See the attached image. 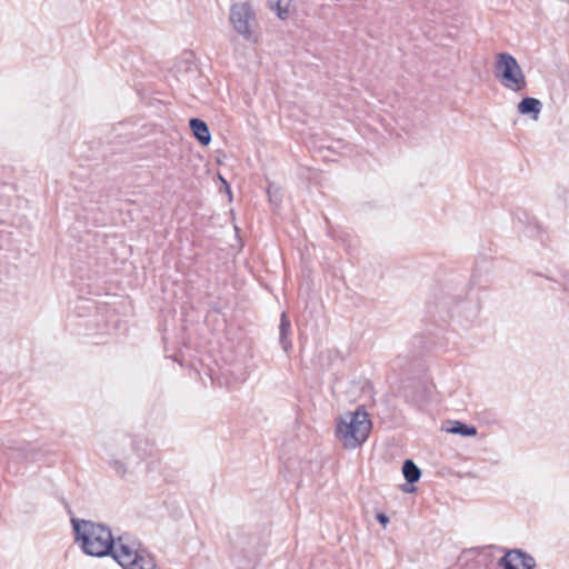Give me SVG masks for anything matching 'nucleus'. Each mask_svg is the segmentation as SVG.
<instances>
[{"mask_svg": "<svg viewBox=\"0 0 569 569\" xmlns=\"http://www.w3.org/2000/svg\"><path fill=\"white\" fill-rule=\"evenodd\" d=\"M71 523L74 540L86 555L101 558L113 551L114 539L107 526L77 518H72Z\"/></svg>", "mask_w": 569, "mask_h": 569, "instance_id": "f257e3e1", "label": "nucleus"}, {"mask_svg": "<svg viewBox=\"0 0 569 569\" xmlns=\"http://www.w3.org/2000/svg\"><path fill=\"white\" fill-rule=\"evenodd\" d=\"M372 429V422L363 406L341 416L336 425V437L346 449H356L365 443Z\"/></svg>", "mask_w": 569, "mask_h": 569, "instance_id": "f03ea898", "label": "nucleus"}, {"mask_svg": "<svg viewBox=\"0 0 569 569\" xmlns=\"http://www.w3.org/2000/svg\"><path fill=\"white\" fill-rule=\"evenodd\" d=\"M495 76L505 88L511 91L519 92L527 88L522 69L517 59L508 52L497 54Z\"/></svg>", "mask_w": 569, "mask_h": 569, "instance_id": "7ed1b4c3", "label": "nucleus"}, {"mask_svg": "<svg viewBox=\"0 0 569 569\" xmlns=\"http://www.w3.org/2000/svg\"><path fill=\"white\" fill-rule=\"evenodd\" d=\"M230 21L234 30L244 39H250L256 13L249 2L234 3L230 8Z\"/></svg>", "mask_w": 569, "mask_h": 569, "instance_id": "20e7f679", "label": "nucleus"}, {"mask_svg": "<svg viewBox=\"0 0 569 569\" xmlns=\"http://www.w3.org/2000/svg\"><path fill=\"white\" fill-rule=\"evenodd\" d=\"M498 566L502 569H533L536 560L521 549H512L499 559Z\"/></svg>", "mask_w": 569, "mask_h": 569, "instance_id": "39448f33", "label": "nucleus"}, {"mask_svg": "<svg viewBox=\"0 0 569 569\" xmlns=\"http://www.w3.org/2000/svg\"><path fill=\"white\" fill-rule=\"evenodd\" d=\"M121 541V539H119ZM137 551L131 549L129 546L120 542L118 548L113 547V551L109 555L123 568L132 569V566H137Z\"/></svg>", "mask_w": 569, "mask_h": 569, "instance_id": "423d86ee", "label": "nucleus"}, {"mask_svg": "<svg viewBox=\"0 0 569 569\" xmlns=\"http://www.w3.org/2000/svg\"><path fill=\"white\" fill-rule=\"evenodd\" d=\"M189 127L193 133V137L199 141L202 146H208L211 142V134L208 124L199 119L191 118L189 120Z\"/></svg>", "mask_w": 569, "mask_h": 569, "instance_id": "0eeeda50", "label": "nucleus"}, {"mask_svg": "<svg viewBox=\"0 0 569 569\" xmlns=\"http://www.w3.org/2000/svg\"><path fill=\"white\" fill-rule=\"evenodd\" d=\"M291 335V322L287 312H282L280 316L279 325V343L286 353H289L292 349V342L290 339Z\"/></svg>", "mask_w": 569, "mask_h": 569, "instance_id": "6e6552de", "label": "nucleus"}, {"mask_svg": "<svg viewBox=\"0 0 569 569\" xmlns=\"http://www.w3.org/2000/svg\"><path fill=\"white\" fill-rule=\"evenodd\" d=\"M541 109V101L532 97H526L518 103V112L525 116H530L533 120L539 118Z\"/></svg>", "mask_w": 569, "mask_h": 569, "instance_id": "1a4fd4ad", "label": "nucleus"}, {"mask_svg": "<svg viewBox=\"0 0 569 569\" xmlns=\"http://www.w3.org/2000/svg\"><path fill=\"white\" fill-rule=\"evenodd\" d=\"M402 473L409 485L418 482L421 477L420 468L410 459L405 460Z\"/></svg>", "mask_w": 569, "mask_h": 569, "instance_id": "9d476101", "label": "nucleus"}, {"mask_svg": "<svg viewBox=\"0 0 569 569\" xmlns=\"http://www.w3.org/2000/svg\"><path fill=\"white\" fill-rule=\"evenodd\" d=\"M450 423L452 426L447 429L450 433L460 435L462 437H473L477 435V428L471 425L461 421H450Z\"/></svg>", "mask_w": 569, "mask_h": 569, "instance_id": "9b49d317", "label": "nucleus"}, {"mask_svg": "<svg viewBox=\"0 0 569 569\" xmlns=\"http://www.w3.org/2000/svg\"><path fill=\"white\" fill-rule=\"evenodd\" d=\"M269 7L281 20H286L290 13L292 0H268Z\"/></svg>", "mask_w": 569, "mask_h": 569, "instance_id": "f8f14e48", "label": "nucleus"}, {"mask_svg": "<svg viewBox=\"0 0 569 569\" xmlns=\"http://www.w3.org/2000/svg\"><path fill=\"white\" fill-rule=\"evenodd\" d=\"M137 566H132V569H154L156 562L150 555H143L141 551H137Z\"/></svg>", "mask_w": 569, "mask_h": 569, "instance_id": "ddd939ff", "label": "nucleus"}, {"mask_svg": "<svg viewBox=\"0 0 569 569\" xmlns=\"http://www.w3.org/2000/svg\"><path fill=\"white\" fill-rule=\"evenodd\" d=\"M148 447H149L148 440L134 439L132 442V448L138 453V456L140 458H144L150 455Z\"/></svg>", "mask_w": 569, "mask_h": 569, "instance_id": "4468645a", "label": "nucleus"}, {"mask_svg": "<svg viewBox=\"0 0 569 569\" xmlns=\"http://www.w3.org/2000/svg\"><path fill=\"white\" fill-rule=\"evenodd\" d=\"M113 468H114L116 472H117L119 476H121V477L126 473V467H124V465H123L121 461H119V460H114V461H113Z\"/></svg>", "mask_w": 569, "mask_h": 569, "instance_id": "2eb2a0df", "label": "nucleus"}, {"mask_svg": "<svg viewBox=\"0 0 569 569\" xmlns=\"http://www.w3.org/2000/svg\"><path fill=\"white\" fill-rule=\"evenodd\" d=\"M376 519L378 520L379 523H381L383 527L387 526V523L389 522V517L383 513V512H378L377 516H376Z\"/></svg>", "mask_w": 569, "mask_h": 569, "instance_id": "dca6fc26", "label": "nucleus"}, {"mask_svg": "<svg viewBox=\"0 0 569 569\" xmlns=\"http://www.w3.org/2000/svg\"><path fill=\"white\" fill-rule=\"evenodd\" d=\"M222 182H223V184H224V187H226L227 192H228L229 194H231V190H230V187H229V184L227 183V181H226L224 179H222Z\"/></svg>", "mask_w": 569, "mask_h": 569, "instance_id": "f3484780", "label": "nucleus"}, {"mask_svg": "<svg viewBox=\"0 0 569 569\" xmlns=\"http://www.w3.org/2000/svg\"><path fill=\"white\" fill-rule=\"evenodd\" d=\"M402 490L406 491V492H412L415 490V488L407 489L406 487H403Z\"/></svg>", "mask_w": 569, "mask_h": 569, "instance_id": "a211bd4d", "label": "nucleus"}]
</instances>
